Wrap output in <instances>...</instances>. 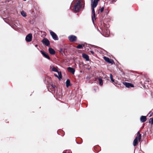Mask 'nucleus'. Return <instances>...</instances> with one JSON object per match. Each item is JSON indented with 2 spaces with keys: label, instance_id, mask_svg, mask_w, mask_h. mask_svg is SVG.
I'll use <instances>...</instances> for the list:
<instances>
[{
  "label": "nucleus",
  "instance_id": "11",
  "mask_svg": "<svg viewBox=\"0 0 153 153\" xmlns=\"http://www.w3.org/2000/svg\"><path fill=\"white\" fill-rule=\"evenodd\" d=\"M68 71L71 72L72 74H74L75 72V70L74 68L68 67L67 68Z\"/></svg>",
  "mask_w": 153,
  "mask_h": 153
},
{
  "label": "nucleus",
  "instance_id": "8",
  "mask_svg": "<svg viewBox=\"0 0 153 153\" xmlns=\"http://www.w3.org/2000/svg\"><path fill=\"white\" fill-rule=\"evenodd\" d=\"M103 59L105 61L109 63L113 64L114 62V61L112 60L109 59L108 57L106 56H104L103 57Z\"/></svg>",
  "mask_w": 153,
  "mask_h": 153
},
{
  "label": "nucleus",
  "instance_id": "16",
  "mask_svg": "<svg viewBox=\"0 0 153 153\" xmlns=\"http://www.w3.org/2000/svg\"><path fill=\"white\" fill-rule=\"evenodd\" d=\"M84 46V45L83 44H79L76 47L77 49H81Z\"/></svg>",
  "mask_w": 153,
  "mask_h": 153
},
{
  "label": "nucleus",
  "instance_id": "23",
  "mask_svg": "<svg viewBox=\"0 0 153 153\" xmlns=\"http://www.w3.org/2000/svg\"><path fill=\"white\" fill-rule=\"evenodd\" d=\"M149 123H151L152 124H153V118H151L149 120Z\"/></svg>",
  "mask_w": 153,
  "mask_h": 153
},
{
  "label": "nucleus",
  "instance_id": "24",
  "mask_svg": "<svg viewBox=\"0 0 153 153\" xmlns=\"http://www.w3.org/2000/svg\"><path fill=\"white\" fill-rule=\"evenodd\" d=\"M104 9V7H102L100 9V11L101 12H102Z\"/></svg>",
  "mask_w": 153,
  "mask_h": 153
},
{
  "label": "nucleus",
  "instance_id": "9",
  "mask_svg": "<svg viewBox=\"0 0 153 153\" xmlns=\"http://www.w3.org/2000/svg\"><path fill=\"white\" fill-rule=\"evenodd\" d=\"M123 84L127 88L134 87V85L131 83L124 82H123Z\"/></svg>",
  "mask_w": 153,
  "mask_h": 153
},
{
  "label": "nucleus",
  "instance_id": "6",
  "mask_svg": "<svg viewBox=\"0 0 153 153\" xmlns=\"http://www.w3.org/2000/svg\"><path fill=\"white\" fill-rule=\"evenodd\" d=\"M50 32L51 35L52 36L53 39H54V40H58V38L56 34L55 33H54L51 30H50Z\"/></svg>",
  "mask_w": 153,
  "mask_h": 153
},
{
  "label": "nucleus",
  "instance_id": "15",
  "mask_svg": "<svg viewBox=\"0 0 153 153\" xmlns=\"http://www.w3.org/2000/svg\"><path fill=\"white\" fill-rule=\"evenodd\" d=\"M66 83L67 87H68L69 86L71 85L69 79H67Z\"/></svg>",
  "mask_w": 153,
  "mask_h": 153
},
{
  "label": "nucleus",
  "instance_id": "1",
  "mask_svg": "<svg viewBox=\"0 0 153 153\" xmlns=\"http://www.w3.org/2000/svg\"><path fill=\"white\" fill-rule=\"evenodd\" d=\"M99 0H94L91 1V7L92 8V18L93 22H94V19H95V14L94 8L97 6Z\"/></svg>",
  "mask_w": 153,
  "mask_h": 153
},
{
  "label": "nucleus",
  "instance_id": "17",
  "mask_svg": "<svg viewBox=\"0 0 153 153\" xmlns=\"http://www.w3.org/2000/svg\"><path fill=\"white\" fill-rule=\"evenodd\" d=\"M99 84L100 85H102L103 83V81L102 79L100 78H99Z\"/></svg>",
  "mask_w": 153,
  "mask_h": 153
},
{
  "label": "nucleus",
  "instance_id": "22",
  "mask_svg": "<svg viewBox=\"0 0 153 153\" xmlns=\"http://www.w3.org/2000/svg\"><path fill=\"white\" fill-rule=\"evenodd\" d=\"M110 79H111V81L112 82H114V80L113 79V76H112V74H110Z\"/></svg>",
  "mask_w": 153,
  "mask_h": 153
},
{
  "label": "nucleus",
  "instance_id": "27",
  "mask_svg": "<svg viewBox=\"0 0 153 153\" xmlns=\"http://www.w3.org/2000/svg\"><path fill=\"white\" fill-rule=\"evenodd\" d=\"M23 1H26V0H23Z\"/></svg>",
  "mask_w": 153,
  "mask_h": 153
},
{
  "label": "nucleus",
  "instance_id": "3",
  "mask_svg": "<svg viewBox=\"0 0 153 153\" xmlns=\"http://www.w3.org/2000/svg\"><path fill=\"white\" fill-rule=\"evenodd\" d=\"M141 134H140V132L138 131L137 133V137H135L133 141V145L134 146H135L138 143V140L140 141L141 139Z\"/></svg>",
  "mask_w": 153,
  "mask_h": 153
},
{
  "label": "nucleus",
  "instance_id": "14",
  "mask_svg": "<svg viewBox=\"0 0 153 153\" xmlns=\"http://www.w3.org/2000/svg\"><path fill=\"white\" fill-rule=\"evenodd\" d=\"M82 57L85 59L86 61H88L89 60V58L88 56L85 53L82 54Z\"/></svg>",
  "mask_w": 153,
  "mask_h": 153
},
{
  "label": "nucleus",
  "instance_id": "7",
  "mask_svg": "<svg viewBox=\"0 0 153 153\" xmlns=\"http://www.w3.org/2000/svg\"><path fill=\"white\" fill-rule=\"evenodd\" d=\"M32 35L31 33L28 34L26 37L25 39L27 42H30L31 41L32 39Z\"/></svg>",
  "mask_w": 153,
  "mask_h": 153
},
{
  "label": "nucleus",
  "instance_id": "13",
  "mask_svg": "<svg viewBox=\"0 0 153 153\" xmlns=\"http://www.w3.org/2000/svg\"><path fill=\"white\" fill-rule=\"evenodd\" d=\"M49 52L50 54L52 55H54L55 53V51L52 48H49Z\"/></svg>",
  "mask_w": 153,
  "mask_h": 153
},
{
  "label": "nucleus",
  "instance_id": "2",
  "mask_svg": "<svg viewBox=\"0 0 153 153\" xmlns=\"http://www.w3.org/2000/svg\"><path fill=\"white\" fill-rule=\"evenodd\" d=\"M84 6V3L82 0H79L75 5L73 11L75 12H77L79 11L82 6Z\"/></svg>",
  "mask_w": 153,
  "mask_h": 153
},
{
  "label": "nucleus",
  "instance_id": "10",
  "mask_svg": "<svg viewBox=\"0 0 153 153\" xmlns=\"http://www.w3.org/2000/svg\"><path fill=\"white\" fill-rule=\"evenodd\" d=\"M42 54L44 56L45 58L47 59H50V58L48 56V54L47 53L43 51H40Z\"/></svg>",
  "mask_w": 153,
  "mask_h": 153
},
{
  "label": "nucleus",
  "instance_id": "5",
  "mask_svg": "<svg viewBox=\"0 0 153 153\" xmlns=\"http://www.w3.org/2000/svg\"><path fill=\"white\" fill-rule=\"evenodd\" d=\"M42 42L44 44L47 46H49L50 45V42L46 38H44L42 40Z\"/></svg>",
  "mask_w": 153,
  "mask_h": 153
},
{
  "label": "nucleus",
  "instance_id": "4",
  "mask_svg": "<svg viewBox=\"0 0 153 153\" xmlns=\"http://www.w3.org/2000/svg\"><path fill=\"white\" fill-rule=\"evenodd\" d=\"M69 40L72 42H75L77 40V37L74 35H71L68 37Z\"/></svg>",
  "mask_w": 153,
  "mask_h": 153
},
{
  "label": "nucleus",
  "instance_id": "21",
  "mask_svg": "<svg viewBox=\"0 0 153 153\" xmlns=\"http://www.w3.org/2000/svg\"><path fill=\"white\" fill-rule=\"evenodd\" d=\"M51 86L52 87V90H53V91H55V88H56V86L53 84H51Z\"/></svg>",
  "mask_w": 153,
  "mask_h": 153
},
{
  "label": "nucleus",
  "instance_id": "19",
  "mask_svg": "<svg viewBox=\"0 0 153 153\" xmlns=\"http://www.w3.org/2000/svg\"><path fill=\"white\" fill-rule=\"evenodd\" d=\"M52 70L53 71L56 72L58 73L59 72V71H58L57 68L55 67H53L52 68Z\"/></svg>",
  "mask_w": 153,
  "mask_h": 153
},
{
  "label": "nucleus",
  "instance_id": "18",
  "mask_svg": "<svg viewBox=\"0 0 153 153\" xmlns=\"http://www.w3.org/2000/svg\"><path fill=\"white\" fill-rule=\"evenodd\" d=\"M21 15L23 17H25L27 16L26 13L24 11H22L21 12Z\"/></svg>",
  "mask_w": 153,
  "mask_h": 153
},
{
  "label": "nucleus",
  "instance_id": "25",
  "mask_svg": "<svg viewBox=\"0 0 153 153\" xmlns=\"http://www.w3.org/2000/svg\"><path fill=\"white\" fill-rule=\"evenodd\" d=\"M90 52H91V53H92V54H94V51H90Z\"/></svg>",
  "mask_w": 153,
  "mask_h": 153
},
{
  "label": "nucleus",
  "instance_id": "26",
  "mask_svg": "<svg viewBox=\"0 0 153 153\" xmlns=\"http://www.w3.org/2000/svg\"><path fill=\"white\" fill-rule=\"evenodd\" d=\"M35 47H37V46H38V45H35Z\"/></svg>",
  "mask_w": 153,
  "mask_h": 153
},
{
  "label": "nucleus",
  "instance_id": "20",
  "mask_svg": "<svg viewBox=\"0 0 153 153\" xmlns=\"http://www.w3.org/2000/svg\"><path fill=\"white\" fill-rule=\"evenodd\" d=\"M58 75H59L58 76L56 75L55 74V75L57 77H58L59 79H60L61 78V77H62L61 74V73L60 72V73H59V72H58Z\"/></svg>",
  "mask_w": 153,
  "mask_h": 153
},
{
  "label": "nucleus",
  "instance_id": "12",
  "mask_svg": "<svg viewBox=\"0 0 153 153\" xmlns=\"http://www.w3.org/2000/svg\"><path fill=\"white\" fill-rule=\"evenodd\" d=\"M147 120L146 116H142L140 117V121L141 122H145Z\"/></svg>",
  "mask_w": 153,
  "mask_h": 153
}]
</instances>
